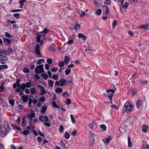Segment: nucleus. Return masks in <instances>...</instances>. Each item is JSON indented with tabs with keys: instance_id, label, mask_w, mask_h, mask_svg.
Here are the masks:
<instances>
[{
	"instance_id": "nucleus-9",
	"label": "nucleus",
	"mask_w": 149,
	"mask_h": 149,
	"mask_svg": "<svg viewBox=\"0 0 149 149\" xmlns=\"http://www.w3.org/2000/svg\"><path fill=\"white\" fill-rule=\"evenodd\" d=\"M148 128V125H143L142 126V131L145 133H146L147 131Z\"/></svg>"
},
{
	"instance_id": "nucleus-42",
	"label": "nucleus",
	"mask_w": 149,
	"mask_h": 149,
	"mask_svg": "<svg viewBox=\"0 0 149 149\" xmlns=\"http://www.w3.org/2000/svg\"><path fill=\"white\" fill-rule=\"evenodd\" d=\"M15 128L17 129V130L21 131L22 130V129L19 127H18L16 125H12Z\"/></svg>"
},
{
	"instance_id": "nucleus-62",
	"label": "nucleus",
	"mask_w": 149,
	"mask_h": 149,
	"mask_svg": "<svg viewBox=\"0 0 149 149\" xmlns=\"http://www.w3.org/2000/svg\"><path fill=\"white\" fill-rule=\"evenodd\" d=\"M5 88L2 86H1L0 87V91L1 92H3L4 91Z\"/></svg>"
},
{
	"instance_id": "nucleus-23",
	"label": "nucleus",
	"mask_w": 149,
	"mask_h": 149,
	"mask_svg": "<svg viewBox=\"0 0 149 149\" xmlns=\"http://www.w3.org/2000/svg\"><path fill=\"white\" fill-rule=\"evenodd\" d=\"M148 26V24H143L139 26V28H143L145 29H147Z\"/></svg>"
},
{
	"instance_id": "nucleus-53",
	"label": "nucleus",
	"mask_w": 149,
	"mask_h": 149,
	"mask_svg": "<svg viewBox=\"0 0 149 149\" xmlns=\"http://www.w3.org/2000/svg\"><path fill=\"white\" fill-rule=\"evenodd\" d=\"M113 94L112 93H111L109 94L108 96V97L109 98L110 100H112L113 98Z\"/></svg>"
},
{
	"instance_id": "nucleus-37",
	"label": "nucleus",
	"mask_w": 149,
	"mask_h": 149,
	"mask_svg": "<svg viewBox=\"0 0 149 149\" xmlns=\"http://www.w3.org/2000/svg\"><path fill=\"white\" fill-rule=\"evenodd\" d=\"M147 83V81L146 80H144L143 81H139V83H140L141 85H143L146 84Z\"/></svg>"
},
{
	"instance_id": "nucleus-60",
	"label": "nucleus",
	"mask_w": 149,
	"mask_h": 149,
	"mask_svg": "<svg viewBox=\"0 0 149 149\" xmlns=\"http://www.w3.org/2000/svg\"><path fill=\"white\" fill-rule=\"evenodd\" d=\"M37 139L38 141L39 142H41L42 141V138L40 136H38L37 137Z\"/></svg>"
},
{
	"instance_id": "nucleus-41",
	"label": "nucleus",
	"mask_w": 149,
	"mask_h": 149,
	"mask_svg": "<svg viewBox=\"0 0 149 149\" xmlns=\"http://www.w3.org/2000/svg\"><path fill=\"white\" fill-rule=\"evenodd\" d=\"M50 31L49 29H48L46 28H45L43 30V32L45 33H49Z\"/></svg>"
},
{
	"instance_id": "nucleus-49",
	"label": "nucleus",
	"mask_w": 149,
	"mask_h": 149,
	"mask_svg": "<svg viewBox=\"0 0 149 149\" xmlns=\"http://www.w3.org/2000/svg\"><path fill=\"white\" fill-rule=\"evenodd\" d=\"M102 13V10L100 9H98L96 13V15H99Z\"/></svg>"
},
{
	"instance_id": "nucleus-16",
	"label": "nucleus",
	"mask_w": 149,
	"mask_h": 149,
	"mask_svg": "<svg viewBox=\"0 0 149 149\" xmlns=\"http://www.w3.org/2000/svg\"><path fill=\"white\" fill-rule=\"evenodd\" d=\"M111 139V136H109L107 138L105 139L104 140V141L105 143H107V144H108L109 143Z\"/></svg>"
},
{
	"instance_id": "nucleus-26",
	"label": "nucleus",
	"mask_w": 149,
	"mask_h": 149,
	"mask_svg": "<svg viewBox=\"0 0 149 149\" xmlns=\"http://www.w3.org/2000/svg\"><path fill=\"white\" fill-rule=\"evenodd\" d=\"M65 63L63 61H61L58 63V66L59 67H61L65 65Z\"/></svg>"
},
{
	"instance_id": "nucleus-8",
	"label": "nucleus",
	"mask_w": 149,
	"mask_h": 149,
	"mask_svg": "<svg viewBox=\"0 0 149 149\" xmlns=\"http://www.w3.org/2000/svg\"><path fill=\"white\" fill-rule=\"evenodd\" d=\"M39 119L40 121L42 122L44 120V119L45 122L48 121L49 120L47 116H40L39 117Z\"/></svg>"
},
{
	"instance_id": "nucleus-55",
	"label": "nucleus",
	"mask_w": 149,
	"mask_h": 149,
	"mask_svg": "<svg viewBox=\"0 0 149 149\" xmlns=\"http://www.w3.org/2000/svg\"><path fill=\"white\" fill-rule=\"evenodd\" d=\"M9 103L12 106H14V101L12 99L9 100Z\"/></svg>"
},
{
	"instance_id": "nucleus-36",
	"label": "nucleus",
	"mask_w": 149,
	"mask_h": 149,
	"mask_svg": "<svg viewBox=\"0 0 149 149\" xmlns=\"http://www.w3.org/2000/svg\"><path fill=\"white\" fill-rule=\"evenodd\" d=\"M118 23V22L117 20H114L112 23V25L113 26V29H114L115 26L116 25H117Z\"/></svg>"
},
{
	"instance_id": "nucleus-46",
	"label": "nucleus",
	"mask_w": 149,
	"mask_h": 149,
	"mask_svg": "<svg viewBox=\"0 0 149 149\" xmlns=\"http://www.w3.org/2000/svg\"><path fill=\"white\" fill-rule=\"evenodd\" d=\"M104 3V4L109 5L111 3V0H105Z\"/></svg>"
},
{
	"instance_id": "nucleus-2",
	"label": "nucleus",
	"mask_w": 149,
	"mask_h": 149,
	"mask_svg": "<svg viewBox=\"0 0 149 149\" xmlns=\"http://www.w3.org/2000/svg\"><path fill=\"white\" fill-rule=\"evenodd\" d=\"M35 72L37 74H39V73L44 72L43 69V65L42 64L41 65H38L36 67L35 69Z\"/></svg>"
},
{
	"instance_id": "nucleus-11",
	"label": "nucleus",
	"mask_w": 149,
	"mask_h": 149,
	"mask_svg": "<svg viewBox=\"0 0 149 149\" xmlns=\"http://www.w3.org/2000/svg\"><path fill=\"white\" fill-rule=\"evenodd\" d=\"M70 60V58L68 56H65L64 62L66 65H67L68 64Z\"/></svg>"
},
{
	"instance_id": "nucleus-32",
	"label": "nucleus",
	"mask_w": 149,
	"mask_h": 149,
	"mask_svg": "<svg viewBox=\"0 0 149 149\" xmlns=\"http://www.w3.org/2000/svg\"><path fill=\"white\" fill-rule=\"evenodd\" d=\"M30 91L32 94H34L36 93V90L34 87L31 88H30Z\"/></svg>"
},
{
	"instance_id": "nucleus-31",
	"label": "nucleus",
	"mask_w": 149,
	"mask_h": 149,
	"mask_svg": "<svg viewBox=\"0 0 149 149\" xmlns=\"http://www.w3.org/2000/svg\"><path fill=\"white\" fill-rule=\"evenodd\" d=\"M42 77L45 80H47L48 77V76L46 74L44 73L42 74Z\"/></svg>"
},
{
	"instance_id": "nucleus-51",
	"label": "nucleus",
	"mask_w": 149,
	"mask_h": 149,
	"mask_svg": "<svg viewBox=\"0 0 149 149\" xmlns=\"http://www.w3.org/2000/svg\"><path fill=\"white\" fill-rule=\"evenodd\" d=\"M5 129H6L7 132H8L10 129V127L8 124H7V127H5Z\"/></svg>"
},
{
	"instance_id": "nucleus-17",
	"label": "nucleus",
	"mask_w": 149,
	"mask_h": 149,
	"mask_svg": "<svg viewBox=\"0 0 149 149\" xmlns=\"http://www.w3.org/2000/svg\"><path fill=\"white\" fill-rule=\"evenodd\" d=\"M8 68V66L6 65H0V70L4 69H7Z\"/></svg>"
},
{
	"instance_id": "nucleus-18",
	"label": "nucleus",
	"mask_w": 149,
	"mask_h": 149,
	"mask_svg": "<svg viewBox=\"0 0 149 149\" xmlns=\"http://www.w3.org/2000/svg\"><path fill=\"white\" fill-rule=\"evenodd\" d=\"M90 137L91 138V139H94L96 136V134H92V132H89L88 133Z\"/></svg>"
},
{
	"instance_id": "nucleus-43",
	"label": "nucleus",
	"mask_w": 149,
	"mask_h": 149,
	"mask_svg": "<svg viewBox=\"0 0 149 149\" xmlns=\"http://www.w3.org/2000/svg\"><path fill=\"white\" fill-rule=\"evenodd\" d=\"M128 5V3L127 2H126L125 3L124 5L122 6V7L125 9H126L127 8Z\"/></svg>"
},
{
	"instance_id": "nucleus-47",
	"label": "nucleus",
	"mask_w": 149,
	"mask_h": 149,
	"mask_svg": "<svg viewBox=\"0 0 149 149\" xmlns=\"http://www.w3.org/2000/svg\"><path fill=\"white\" fill-rule=\"evenodd\" d=\"M52 78L53 79L56 80L58 79V77L57 75L53 74Z\"/></svg>"
},
{
	"instance_id": "nucleus-34",
	"label": "nucleus",
	"mask_w": 149,
	"mask_h": 149,
	"mask_svg": "<svg viewBox=\"0 0 149 149\" xmlns=\"http://www.w3.org/2000/svg\"><path fill=\"white\" fill-rule=\"evenodd\" d=\"M41 36L38 34H37L36 37V41L38 42H40V39Z\"/></svg>"
},
{
	"instance_id": "nucleus-33",
	"label": "nucleus",
	"mask_w": 149,
	"mask_h": 149,
	"mask_svg": "<svg viewBox=\"0 0 149 149\" xmlns=\"http://www.w3.org/2000/svg\"><path fill=\"white\" fill-rule=\"evenodd\" d=\"M71 100L70 99L68 98L65 101V103L67 105H68L70 104Z\"/></svg>"
},
{
	"instance_id": "nucleus-24",
	"label": "nucleus",
	"mask_w": 149,
	"mask_h": 149,
	"mask_svg": "<svg viewBox=\"0 0 149 149\" xmlns=\"http://www.w3.org/2000/svg\"><path fill=\"white\" fill-rule=\"evenodd\" d=\"M3 41L4 43L6 42L8 44L10 43V39L4 38H3Z\"/></svg>"
},
{
	"instance_id": "nucleus-15",
	"label": "nucleus",
	"mask_w": 149,
	"mask_h": 149,
	"mask_svg": "<svg viewBox=\"0 0 149 149\" xmlns=\"http://www.w3.org/2000/svg\"><path fill=\"white\" fill-rule=\"evenodd\" d=\"M47 108L46 106L45 105H44L41 108V112L42 113H44L45 112Z\"/></svg>"
},
{
	"instance_id": "nucleus-13",
	"label": "nucleus",
	"mask_w": 149,
	"mask_h": 149,
	"mask_svg": "<svg viewBox=\"0 0 149 149\" xmlns=\"http://www.w3.org/2000/svg\"><path fill=\"white\" fill-rule=\"evenodd\" d=\"M40 88L41 89V91L42 94H40L41 95H43L46 93V91L45 89V88L41 86H40Z\"/></svg>"
},
{
	"instance_id": "nucleus-6",
	"label": "nucleus",
	"mask_w": 149,
	"mask_h": 149,
	"mask_svg": "<svg viewBox=\"0 0 149 149\" xmlns=\"http://www.w3.org/2000/svg\"><path fill=\"white\" fill-rule=\"evenodd\" d=\"M61 86H62L67 84V81L64 79H61L59 81Z\"/></svg>"
},
{
	"instance_id": "nucleus-54",
	"label": "nucleus",
	"mask_w": 149,
	"mask_h": 149,
	"mask_svg": "<svg viewBox=\"0 0 149 149\" xmlns=\"http://www.w3.org/2000/svg\"><path fill=\"white\" fill-rule=\"evenodd\" d=\"M70 117H71V121L73 123H74L75 121V119L73 117V115L72 114H70Z\"/></svg>"
},
{
	"instance_id": "nucleus-56",
	"label": "nucleus",
	"mask_w": 149,
	"mask_h": 149,
	"mask_svg": "<svg viewBox=\"0 0 149 149\" xmlns=\"http://www.w3.org/2000/svg\"><path fill=\"white\" fill-rule=\"evenodd\" d=\"M94 126V124L93 123H91L88 125V127L91 129H93Z\"/></svg>"
},
{
	"instance_id": "nucleus-1",
	"label": "nucleus",
	"mask_w": 149,
	"mask_h": 149,
	"mask_svg": "<svg viewBox=\"0 0 149 149\" xmlns=\"http://www.w3.org/2000/svg\"><path fill=\"white\" fill-rule=\"evenodd\" d=\"M124 109H125L126 111L128 112L133 110V107L132 105H129V103L128 102H127L124 105Z\"/></svg>"
},
{
	"instance_id": "nucleus-50",
	"label": "nucleus",
	"mask_w": 149,
	"mask_h": 149,
	"mask_svg": "<svg viewBox=\"0 0 149 149\" xmlns=\"http://www.w3.org/2000/svg\"><path fill=\"white\" fill-rule=\"evenodd\" d=\"M64 128L63 127L62 125H60V126L59 130L61 132H62Z\"/></svg>"
},
{
	"instance_id": "nucleus-64",
	"label": "nucleus",
	"mask_w": 149,
	"mask_h": 149,
	"mask_svg": "<svg viewBox=\"0 0 149 149\" xmlns=\"http://www.w3.org/2000/svg\"><path fill=\"white\" fill-rule=\"evenodd\" d=\"M73 43V40L72 39L69 40L68 42L67 43L69 45H70Z\"/></svg>"
},
{
	"instance_id": "nucleus-5",
	"label": "nucleus",
	"mask_w": 149,
	"mask_h": 149,
	"mask_svg": "<svg viewBox=\"0 0 149 149\" xmlns=\"http://www.w3.org/2000/svg\"><path fill=\"white\" fill-rule=\"evenodd\" d=\"M0 58L1 59V60H0V62L3 64H5L6 63L5 61H7L8 60L7 57L3 56L1 54H0Z\"/></svg>"
},
{
	"instance_id": "nucleus-29",
	"label": "nucleus",
	"mask_w": 149,
	"mask_h": 149,
	"mask_svg": "<svg viewBox=\"0 0 149 149\" xmlns=\"http://www.w3.org/2000/svg\"><path fill=\"white\" fill-rule=\"evenodd\" d=\"M1 53L6 55H8V52L6 49H2Z\"/></svg>"
},
{
	"instance_id": "nucleus-19",
	"label": "nucleus",
	"mask_w": 149,
	"mask_h": 149,
	"mask_svg": "<svg viewBox=\"0 0 149 149\" xmlns=\"http://www.w3.org/2000/svg\"><path fill=\"white\" fill-rule=\"evenodd\" d=\"M63 89L60 87H58L55 90V92L58 93H60L62 92Z\"/></svg>"
},
{
	"instance_id": "nucleus-27",
	"label": "nucleus",
	"mask_w": 149,
	"mask_h": 149,
	"mask_svg": "<svg viewBox=\"0 0 149 149\" xmlns=\"http://www.w3.org/2000/svg\"><path fill=\"white\" fill-rule=\"evenodd\" d=\"M26 87V86L25 83H23L22 85L20 86V88L22 89V91H23L25 90Z\"/></svg>"
},
{
	"instance_id": "nucleus-61",
	"label": "nucleus",
	"mask_w": 149,
	"mask_h": 149,
	"mask_svg": "<svg viewBox=\"0 0 149 149\" xmlns=\"http://www.w3.org/2000/svg\"><path fill=\"white\" fill-rule=\"evenodd\" d=\"M77 132V131L75 129H74V131L72 132V134L74 136H76V135Z\"/></svg>"
},
{
	"instance_id": "nucleus-38",
	"label": "nucleus",
	"mask_w": 149,
	"mask_h": 149,
	"mask_svg": "<svg viewBox=\"0 0 149 149\" xmlns=\"http://www.w3.org/2000/svg\"><path fill=\"white\" fill-rule=\"evenodd\" d=\"M45 61V59L43 58L39 59L37 61V64H40L41 62H43Z\"/></svg>"
},
{
	"instance_id": "nucleus-35",
	"label": "nucleus",
	"mask_w": 149,
	"mask_h": 149,
	"mask_svg": "<svg viewBox=\"0 0 149 149\" xmlns=\"http://www.w3.org/2000/svg\"><path fill=\"white\" fill-rule=\"evenodd\" d=\"M48 84L49 85L51 86L52 87L53 86V84L54 83V82L51 80H48Z\"/></svg>"
},
{
	"instance_id": "nucleus-12",
	"label": "nucleus",
	"mask_w": 149,
	"mask_h": 149,
	"mask_svg": "<svg viewBox=\"0 0 149 149\" xmlns=\"http://www.w3.org/2000/svg\"><path fill=\"white\" fill-rule=\"evenodd\" d=\"M28 99V97L27 96L23 95L22 96V100L23 102H27Z\"/></svg>"
},
{
	"instance_id": "nucleus-25",
	"label": "nucleus",
	"mask_w": 149,
	"mask_h": 149,
	"mask_svg": "<svg viewBox=\"0 0 149 149\" xmlns=\"http://www.w3.org/2000/svg\"><path fill=\"white\" fill-rule=\"evenodd\" d=\"M26 1V0H22L19 1V3L21 5V8H22L23 6L24 5V3Z\"/></svg>"
},
{
	"instance_id": "nucleus-28",
	"label": "nucleus",
	"mask_w": 149,
	"mask_h": 149,
	"mask_svg": "<svg viewBox=\"0 0 149 149\" xmlns=\"http://www.w3.org/2000/svg\"><path fill=\"white\" fill-rule=\"evenodd\" d=\"M100 127L104 131H105L106 130L107 127L104 124L100 125Z\"/></svg>"
},
{
	"instance_id": "nucleus-44",
	"label": "nucleus",
	"mask_w": 149,
	"mask_h": 149,
	"mask_svg": "<svg viewBox=\"0 0 149 149\" xmlns=\"http://www.w3.org/2000/svg\"><path fill=\"white\" fill-rule=\"evenodd\" d=\"M12 35L7 32H6L5 34V36L8 38H10L12 36Z\"/></svg>"
},
{
	"instance_id": "nucleus-21",
	"label": "nucleus",
	"mask_w": 149,
	"mask_h": 149,
	"mask_svg": "<svg viewBox=\"0 0 149 149\" xmlns=\"http://www.w3.org/2000/svg\"><path fill=\"white\" fill-rule=\"evenodd\" d=\"M80 25L79 24H76L74 26V28L76 30H77L80 29Z\"/></svg>"
},
{
	"instance_id": "nucleus-14",
	"label": "nucleus",
	"mask_w": 149,
	"mask_h": 149,
	"mask_svg": "<svg viewBox=\"0 0 149 149\" xmlns=\"http://www.w3.org/2000/svg\"><path fill=\"white\" fill-rule=\"evenodd\" d=\"M55 47V45L54 44H52L50 46L49 50L52 52H54V49Z\"/></svg>"
},
{
	"instance_id": "nucleus-39",
	"label": "nucleus",
	"mask_w": 149,
	"mask_h": 149,
	"mask_svg": "<svg viewBox=\"0 0 149 149\" xmlns=\"http://www.w3.org/2000/svg\"><path fill=\"white\" fill-rule=\"evenodd\" d=\"M70 69L67 68L65 70V73L66 75H68L70 73Z\"/></svg>"
},
{
	"instance_id": "nucleus-3",
	"label": "nucleus",
	"mask_w": 149,
	"mask_h": 149,
	"mask_svg": "<svg viewBox=\"0 0 149 149\" xmlns=\"http://www.w3.org/2000/svg\"><path fill=\"white\" fill-rule=\"evenodd\" d=\"M40 45L38 44H37L36 46L35 50L36 52L39 56H38V57H42V55L40 53Z\"/></svg>"
},
{
	"instance_id": "nucleus-58",
	"label": "nucleus",
	"mask_w": 149,
	"mask_h": 149,
	"mask_svg": "<svg viewBox=\"0 0 149 149\" xmlns=\"http://www.w3.org/2000/svg\"><path fill=\"white\" fill-rule=\"evenodd\" d=\"M45 100V98L43 96L40 98L39 100L42 102H43Z\"/></svg>"
},
{
	"instance_id": "nucleus-10",
	"label": "nucleus",
	"mask_w": 149,
	"mask_h": 149,
	"mask_svg": "<svg viewBox=\"0 0 149 149\" xmlns=\"http://www.w3.org/2000/svg\"><path fill=\"white\" fill-rule=\"evenodd\" d=\"M78 36L79 38H81L83 40L85 41L86 39V36H84L81 33H79L78 35Z\"/></svg>"
},
{
	"instance_id": "nucleus-52",
	"label": "nucleus",
	"mask_w": 149,
	"mask_h": 149,
	"mask_svg": "<svg viewBox=\"0 0 149 149\" xmlns=\"http://www.w3.org/2000/svg\"><path fill=\"white\" fill-rule=\"evenodd\" d=\"M47 62L49 64H51L52 63V60L50 58H48L47 59Z\"/></svg>"
},
{
	"instance_id": "nucleus-57",
	"label": "nucleus",
	"mask_w": 149,
	"mask_h": 149,
	"mask_svg": "<svg viewBox=\"0 0 149 149\" xmlns=\"http://www.w3.org/2000/svg\"><path fill=\"white\" fill-rule=\"evenodd\" d=\"M13 16L14 17L17 19H19V14L18 13H17L13 15Z\"/></svg>"
},
{
	"instance_id": "nucleus-7",
	"label": "nucleus",
	"mask_w": 149,
	"mask_h": 149,
	"mask_svg": "<svg viewBox=\"0 0 149 149\" xmlns=\"http://www.w3.org/2000/svg\"><path fill=\"white\" fill-rule=\"evenodd\" d=\"M93 1L95 5L98 7H99L102 3V0H93Z\"/></svg>"
},
{
	"instance_id": "nucleus-40",
	"label": "nucleus",
	"mask_w": 149,
	"mask_h": 149,
	"mask_svg": "<svg viewBox=\"0 0 149 149\" xmlns=\"http://www.w3.org/2000/svg\"><path fill=\"white\" fill-rule=\"evenodd\" d=\"M70 137V135L68 133V132H65V134L64 137L67 139H68Z\"/></svg>"
},
{
	"instance_id": "nucleus-4",
	"label": "nucleus",
	"mask_w": 149,
	"mask_h": 149,
	"mask_svg": "<svg viewBox=\"0 0 149 149\" xmlns=\"http://www.w3.org/2000/svg\"><path fill=\"white\" fill-rule=\"evenodd\" d=\"M119 130L122 133H125L127 129V126H124L123 124H121V126L119 127Z\"/></svg>"
},
{
	"instance_id": "nucleus-20",
	"label": "nucleus",
	"mask_w": 149,
	"mask_h": 149,
	"mask_svg": "<svg viewBox=\"0 0 149 149\" xmlns=\"http://www.w3.org/2000/svg\"><path fill=\"white\" fill-rule=\"evenodd\" d=\"M114 89H108L106 90V92L107 93H108L110 92H111L113 93H114L115 92V91H116V88L115 87L114 88Z\"/></svg>"
},
{
	"instance_id": "nucleus-59",
	"label": "nucleus",
	"mask_w": 149,
	"mask_h": 149,
	"mask_svg": "<svg viewBox=\"0 0 149 149\" xmlns=\"http://www.w3.org/2000/svg\"><path fill=\"white\" fill-rule=\"evenodd\" d=\"M49 65L48 64H46L45 65V68L46 70H48L49 69Z\"/></svg>"
},
{
	"instance_id": "nucleus-48",
	"label": "nucleus",
	"mask_w": 149,
	"mask_h": 149,
	"mask_svg": "<svg viewBox=\"0 0 149 149\" xmlns=\"http://www.w3.org/2000/svg\"><path fill=\"white\" fill-rule=\"evenodd\" d=\"M23 71L24 73H27L29 72V70L28 69L26 68H25L23 69Z\"/></svg>"
},
{
	"instance_id": "nucleus-30",
	"label": "nucleus",
	"mask_w": 149,
	"mask_h": 149,
	"mask_svg": "<svg viewBox=\"0 0 149 149\" xmlns=\"http://www.w3.org/2000/svg\"><path fill=\"white\" fill-rule=\"evenodd\" d=\"M29 132L28 130H25L22 132L21 133L23 134L24 135H26L29 134Z\"/></svg>"
},
{
	"instance_id": "nucleus-22",
	"label": "nucleus",
	"mask_w": 149,
	"mask_h": 149,
	"mask_svg": "<svg viewBox=\"0 0 149 149\" xmlns=\"http://www.w3.org/2000/svg\"><path fill=\"white\" fill-rule=\"evenodd\" d=\"M141 103H142V102L141 100H137L136 103V106L138 108H140V107L141 106Z\"/></svg>"
},
{
	"instance_id": "nucleus-45",
	"label": "nucleus",
	"mask_w": 149,
	"mask_h": 149,
	"mask_svg": "<svg viewBox=\"0 0 149 149\" xmlns=\"http://www.w3.org/2000/svg\"><path fill=\"white\" fill-rule=\"evenodd\" d=\"M31 81H30L29 82H26V87L29 88L30 87H31Z\"/></svg>"
},
{
	"instance_id": "nucleus-63",
	"label": "nucleus",
	"mask_w": 149,
	"mask_h": 149,
	"mask_svg": "<svg viewBox=\"0 0 149 149\" xmlns=\"http://www.w3.org/2000/svg\"><path fill=\"white\" fill-rule=\"evenodd\" d=\"M21 89L20 87H18L15 90V91L17 92H19L21 91Z\"/></svg>"
}]
</instances>
